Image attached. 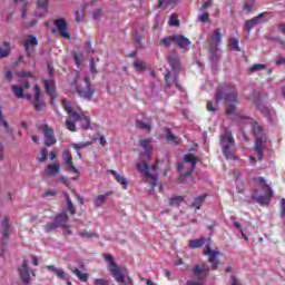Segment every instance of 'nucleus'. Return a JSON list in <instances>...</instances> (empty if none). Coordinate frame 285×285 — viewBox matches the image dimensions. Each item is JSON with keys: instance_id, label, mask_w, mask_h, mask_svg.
Here are the masks:
<instances>
[{"instance_id": "f257e3e1", "label": "nucleus", "mask_w": 285, "mask_h": 285, "mask_svg": "<svg viewBox=\"0 0 285 285\" xmlns=\"http://www.w3.org/2000/svg\"><path fill=\"white\" fill-rule=\"evenodd\" d=\"M62 108L69 114V117L66 120V128L70 130V132H77V122L80 124V127L83 130L90 128V116H88L87 112L72 110V106H70V102L67 99H62Z\"/></svg>"}, {"instance_id": "f03ea898", "label": "nucleus", "mask_w": 285, "mask_h": 285, "mask_svg": "<svg viewBox=\"0 0 285 285\" xmlns=\"http://www.w3.org/2000/svg\"><path fill=\"white\" fill-rule=\"evenodd\" d=\"M222 99H225L227 107V115H234L237 107L233 104H238L237 89L233 85H220L216 91V101L219 104Z\"/></svg>"}, {"instance_id": "7ed1b4c3", "label": "nucleus", "mask_w": 285, "mask_h": 285, "mask_svg": "<svg viewBox=\"0 0 285 285\" xmlns=\"http://www.w3.org/2000/svg\"><path fill=\"white\" fill-rule=\"evenodd\" d=\"M203 254L209 255L208 262L212 265H195L193 273L194 277H197L198 279H204V277H206V275H208L210 271H217V268H219V259H217V257H219L220 255L219 250H214L213 247H210V245H207Z\"/></svg>"}, {"instance_id": "20e7f679", "label": "nucleus", "mask_w": 285, "mask_h": 285, "mask_svg": "<svg viewBox=\"0 0 285 285\" xmlns=\"http://www.w3.org/2000/svg\"><path fill=\"white\" fill-rule=\"evenodd\" d=\"M105 262H107L108 271L110 275L114 276V279H116L117 284H121V285L132 284V279L128 275V269L119 268V265H117L112 255L106 254Z\"/></svg>"}, {"instance_id": "39448f33", "label": "nucleus", "mask_w": 285, "mask_h": 285, "mask_svg": "<svg viewBox=\"0 0 285 285\" xmlns=\"http://www.w3.org/2000/svg\"><path fill=\"white\" fill-rule=\"evenodd\" d=\"M72 88H75L77 95L82 97V99L90 100L95 97V88L90 86V78L88 77L81 78L79 73H77Z\"/></svg>"}, {"instance_id": "423d86ee", "label": "nucleus", "mask_w": 285, "mask_h": 285, "mask_svg": "<svg viewBox=\"0 0 285 285\" xmlns=\"http://www.w3.org/2000/svg\"><path fill=\"white\" fill-rule=\"evenodd\" d=\"M222 153L225 155L226 159H235V151L233 147L235 146V139H233V132L226 129L220 136Z\"/></svg>"}, {"instance_id": "0eeeda50", "label": "nucleus", "mask_w": 285, "mask_h": 285, "mask_svg": "<svg viewBox=\"0 0 285 285\" xmlns=\"http://www.w3.org/2000/svg\"><path fill=\"white\" fill-rule=\"evenodd\" d=\"M20 77L23 79L22 85H13L11 87V91L17 97V99H26V90L30 88V82L26 79H30L32 77V72L30 71H22Z\"/></svg>"}, {"instance_id": "6e6552de", "label": "nucleus", "mask_w": 285, "mask_h": 285, "mask_svg": "<svg viewBox=\"0 0 285 285\" xmlns=\"http://www.w3.org/2000/svg\"><path fill=\"white\" fill-rule=\"evenodd\" d=\"M137 169L139 170V173H141L142 177H145L147 179V184H150L153 189L157 188V186H159L157 175H153L149 171L150 167L148 166V163L140 160L137 164Z\"/></svg>"}, {"instance_id": "1a4fd4ad", "label": "nucleus", "mask_w": 285, "mask_h": 285, "mask_svg": "<svg viewBox=\"0 0 285 285\" xmlns=\"http://www.w3.org/2000/svg\"><path fill=\"white\" fill-rule=\"evenodd\" d=\"M254 135L256 137L255 153L259 161H262V150H264V129L259 124L255 122L253 125Z\"/></svg>"}, {"instance_id": "9d476101", "label": "nucleus", "mask_w": 285, "mask_h": 285, "mask_svg": "<svg viewBox=\"0 0 285 285\" xmlns=\"http://www.w3.org/2000/svg\"><path fill=\"white\" fill-rule=\"evenodd\" d=\"M68 224V213L62 212L58 216H56L53 223L47 224L45 226L46 233H51L55 228H59L61 226H66Z\"/></svg>"}, {"instance_id": "9b49d317", "label": "nucleus", "mask_w": 285, "mask_h": 285, "mask_svg": "<svg viewBox=\"0 0 285 285\" xmlns=\"http://www.w3.org/2000/svg\"><path fill=\"white\" fill-rule=\"evenodd\" d=\"M39 130L45 135V145L55 146V144H57V138L55 137V130L52 128L48 127V125H42L39 127Z\"/></svg>"}, {"instance_id": "f8f14e48", "label": "nucleus", "mask_w": 285, "mask_h": 285, "mask_svg": "<svg viewBox=\"0 0 285 285\" xmlns=\"http://www.w3.org/2000/svg\"><path fill=\"white\" fill-rule=\"evenodd\" d=\"M53 26H56L57 32H59L62 39H71L70 32L68 31V22L66 21V19L55 20Z\"/></svg>"}, {"instance_id": "ddd939ff", "label": "nucleus", "mask_w": 285, "mask_h": 285, "mask_svg": "<svg viewBox=\"0 0 285 285\" xmlns=\"http://www.w3.org/2000/svg\"><path fill=\"white\" fill-rule=\"evenodd\" d=\"M209 49L212 52L217 50V46L222 43V29L217 28L212 35L208 37Z\"/></svg>"}, {"instance_id": "4468645a", "label": "nucleus", "mask_w": 285, "mask_h": 285, "mask_svg": "<svg viewBox=\"0 0 285 285\" xmlns=\"http://www.w3.org/2000/svg\"><path fill=\"white\" fill-rule=\"evenodd\" d=\"M33 97L36 100H32V95L27 92L26 98L28 101H32L36 110H41L43 108V102H41V91H39V86L33 87Z\"/></svg>"}, {"instance_id": "2eb2a0df", "label": "nucleus", "mask_w": 285, "mask_h": 285, "mask_svg": "<svg viewBox=\"0 0 285 285\" xmlns=\"http://www.w3.org/2000/svg\"><path fill=\"white\" fill-rule=\"evenodd\" d=\"M39 43L37 37L29 36L24 39L23 46L27 52V57H35V47Z\"/></svg>"}, {"instance_id": "dca6fc26", "label": "nucleus", "mask_w": 285, "mask_h": 285, "mask_svg": "<svg viewBox=\"0 0 285 285\" xmlns=\"http://www.w3.org/2000/svg\"><path fill=\"white\" fill-rule=\"evenodd\" d=\"M264 188L265 195H254L255 202L261 204V206L268 205V202H271V197H273V190L271 189V187H268V185H265Z\"/></svg>"}, {"instance_id": "f3484780", "label": "nucleus", "mask_w": 285, "mask_h": 285, "mask_svg": "<svg viewBox=\"0 0 285 285\" xmlns=\"http://www.w3.org/2000/svg\"><path fill=\"white\" fill-rule=\"evenodd\" d=\"M18 273L20 275V279L24 282V284L30 282V267L28 266V261L22 262L18 268Z\"/></svg>"}, {"instance_id": "a211bd4d", "label": "nucleus", "mask_w": 285, "mask_h": 285, "mask_svg": "<svg viewBox=\"0 0 285 285\" xmlns=\"http://www.w3.org/2000/svg\"><path fill=\"white\" fill-rule=\"evenodd\" d=\"M59 170H61V166H59V164H49L45 168L43 177H55L59 175Z\"/></svg>"}, {"instance_id": "6ab92c4d", "label": "nucleus", "mask_w": 285, "mask_h": 285, "mask_svg": "<svg viewBox=\"0 0 285 285\" xmlns=\"http://www.w3.org/2000/svg\"><path fill=\"white\" fill-rule=\"evenodd\" d=\"M45 88L51 97V104H55V99H57V92L55 91V81L53 80H43Z\"/></svg>"}, {"instance_id": "aec40b11", "label": "nucleus", "mask_w": 285, "mask_h": 285, "mask_svg": "<svg viewBox=\"0 0 285 285\" xmlns=\"http://www.w3.org/2000/svg\"><path fill=\"white\" fill-rule=\"evenodd\" d=\"M184 160L187 164H191L190 170L188 173H185V175H190L195 170V168H197V161H199V159L193 154H186L184 156Z\"/></svg>"}, {"instance_id": "412c9836", "label": "nucleus", "mask_w": 285, "mask_h": 285, "mask_svg": "<svg viewBox=\"0 0 285 285\" xmlns=\"http://www.w3.org/2000/svg\"><path fill=\"white\" fill-rule=\"evenodd\" d=\"M173 39H174V43L178 45L184 50H186L188 48V46H190V40L188 38H186L185 36L174 35Z\"/></svg>"}, {"instance_id": "4be33fe9", "label": "nucleus", "mask_w": 285, "mask_h": 285, "mask_svg": "<svg viewBox=\"0 0 285 285\" xmlns=\"http://www.w3.org/2000/svg\"><path fill=\"white\" fill-rule=\"evenodd\" d=\"M169 66L173 70H179V55L177 52H170L168 56Z\"/></svg>"}, {"instance_id": "5701e85b", "label": "nucleus", "mask_w": 285, "mask_h": 285, "mask_svg": "<svg viewBox=\"0 0 285 285\" xmlns=\"http://www.w3.org/2000/svg\"><path fill=\"white\" fill-rule=\"evenodd\" d=\"M110 175L115 176L116 181H118V184L122 185L124 190L128 189V180L126 179V177L121 176V174L117 173V170H109Z\"/></svg>"}, {"instance_id": "b1692460", "label": "nucleus", "mask_w": 285, "mask_h": 285, "mask_svg": "<svg viewBox=\"0 0 285 285\" xmlns=\"http://www.w3.org/2000/svg\"><path fill=\"white\" fill-rule=\"evenodd\" d=\"M1 230L4 238L10 236V233H12V229L10 228V218L4 217L2 219Z\"/></svg>"}, {"instance_id": "393cba45", "label": "nucleus", "mask_w": 285, "mask_h": 285, "mask_svg": "<svg viewBox=\"0 0 285 285\" xmlns=\"http://www.w3.org/2000/svg\"><path fill=\"white\" fill-rule=\"evenodd\" d=\"M264 17V14H259L250 20H247L245 22V28L246 30H253V28H255V26L262 23V18Z\"/></svg>"}, {"instance_id": "a878e982", "label": "nucleus", "mask_w": 285, "mask_h": 285, "mask_svg": "<svg viewBox=\"0 0 285 285\" xmlns=\"http://www.w3.org/2000/svg\"><path fill=\"white\" fill-rule=\"evenodd\" d=\"M47 271H50V273H55L59 279H66V271L62 268H57L55 265H47Z\"/></svg>"}, {"instance_id": "bb28decb", "label": "nucleus", "mask_w": 285, "mask_h": 285, "mask_svg": "<svg viewBox=\"0 0 285 285\" xmlns=\"http://www.w3.org/2000/svg\"><path fill=\"white\" fill-rule=\"evenodd\" d=\"M204 202H206V195H200L194 198L191 203V208H195L196 210H199L202 206L204 205Z\"/></svg>"}, {"instance_id": "cd10ccee", "label": "nucleus", "mask_w": 285, "mask_h": 285, "mask_svg": "<svg viewBox=\"0 0 285 285\" xmlns=\"http://www.w3.org/2000/svg\"><path fill=\"white\" fill-rule=\"evenodd\" d=\"M70 272L76 275V277H78V279H80V282H88V273H82L81 271L75 268V267H71L70 268Z\"/></svg>"}, {"instance_id": "c85d7f7f", "label": "nucleus", "mask_w": 285, "mask_h": 285, "mask_svg": "<svg viewBox=\"0 0 285 285\" xmlns=\"http://www.w3.org/2000/svg\"><path fill=\"white\" fill-rule=\"evenodd\" d=\"M79 237H81L82 239H92L95 237H99V235L95 232L82 229L79 232Z\"/></svg>"}, {"instance_id": "c756f323", "label": "nucleus", "mask_w": 285, "mask_h": 285, "mask_svg": "<svg viewBox=\"0 0 285 285\" xmlns=\"http://www.w3.org/2000/svg\"><path fill=\"white\" fill-rule=\"evenodd\" d=\"M206 244V238H197L189 240V248H202Z\"/></svg>"}, {"instance_id": "7c9ffc66", "label": "nucleus", "mask_w": 285, "mask_h": 285, "mask_svg": "<svg viewBox=\"0 0 285 285\" xmlns=\"http://www.w3.org/2000/svg\"><path fill=\"white\" fill-rule=\"evenodd\" d=\"M150 139H144L140 140V148H142V150H145V155L146 157H150Z\"/></svg>"}, {"instance_id": "2f4dec72", "label": "nucleus", "mask_w": 285, "mask_h": 285, "mask_svg": "<svg viewBox=\"0 0 285 285\" xmlns=\"http://www.w3.org/2000/svg\"><path fill=\"white\" fill-rule=\"evenodd\" d=\"M179 3V0H159L160 8H175Z\"/></svg>"}, {"instance_id": "473e14b6", "label": "nucleus", "mask_w": 285, "mask_h": 285, "mask_svg": "<svg viewBox=\"0 0 285 285\" xmlns=\"http://www.w3.org/2000/svg\"><path fill=\"white\" fill-rule=\"evenodd\" d=\"M10 43L4 42L2 47H0V59L8 57L10 55Z\"/></svg>"}, {"instance_id": "72a5a7b5", "label": "nucleus", "mask_w": 285, "mask_h": 285, "mask_svg": "<svg viewBox=\"0 0 285 285\" xmlns=\"http://www.w3.org/2000/svg\"><path fill=\"white\" fill-rule=\"evenodd\" d=\"M62 160H63L65 166L72 164V155H70V149L63 150Z\"/></svg>"}, {"instance_id": "f704fd0d", "label": "nucleus", "mask_w": 285, "mask_h": 285, "mask_svg": "<svg viewBox=\"0 0 285 285\" xmlns=\"http://www.w3.org/2000/svg\"><path fill=\"white\" fill-rule=\"evenodd\" d=\"M166 139L169 144H179V138H177L176 136L173 135V131H170V129L166 130Z\"/></svg>"}, {"instance_id": "c9c22d12", "label": "nucleus", "mask_w": 285, "mask_h": 285, "mask_svg": "<svg viewBox=\"0 0 285 285\" xmlns=\"http://www.w3.org/2000/svg\"><path fill=\"white\" fill-rule=\"evenodd\" d=\"M184 203V197L173 196L169 198V206H180Z\"/></svg>"}, {"instance_id": "e433bc0d", "label": "nucleus", "mask_w": 285, "mask_h": 285, "mask_svg": "<svg viewBox=\"0 0 285 285\" xmlns=\"http://www.w3.org/2000/svg\"><path fill=\"white\" fill-rule=\"evenodd\" d=\"M104 204H106V195H98L94 200V205L96 208H101Z\"/></svg>"}, {"instance_id": "4c0bfd02", "label": "nucleus", "mask_w": 285, "mask_h": 285, "mask_svg": "<svg viewBox=\"0 0 285 285\" xmlns=\"http://www.w3.org/2000/svg\"><path fill=\"white\" fill-rule=\"evenodd\" d=\"M71 146L73 147V150H76V153H79L80 150H83V148H88V146H90V142L71 144Z\"/></svg>"}, {"instance_id": "58836bf2", "label": "nucleus", "mask_w": 285, "mask_h": 285, "mask_svg": "<svg viewBox=\"0 0 285 285\" xmlns=\"http://www.w3.org/2000/svg\"><path fill=\"white\" fill-rule=\"evenodd\" d=\"M229 46L233 50H236V52H239V40L237 38H230Z\"/></svg>"}, {"instance_id": "ea45409f", "label": "nucleus", "mask_w": 285, "mask_h": 285, "mask_svg": "<svg viewBox=\"0 0 285 285\" xmlns=\"http://www.w3.org/2000/svg\"><path fill=\"white\" fill-rule=\"evenodd\" d=\"M66 168L70 171V173H76L78 176L72 177V179L77 180L79 179V169L77 167H75L73 163H70L69 165H66Z\"/></svg>"}, {"instance_id": "a19ab883", "label": "nucleus", "mask_w": 285, "mask_h": 285, "mask_svg": "<svg viewBox=\"0 0 285 285\" xmlns=\"http://www.w3.org/2000/svg\"><path fill=\"white\" fill-rule=\"evenodd\" d=\"M66 202H67V208L71 215H75V206L72 205V200L70 199V196L66 195Z\"/></svg>"}, {"instance_id": "79ce46f5", "label": "nucleus", "mask_w": 285, "mask_h": 285, "mask_svg": "<svg viewBox=\"0 0 285 285\" xmlns=\"http://www.w3.org/2000/svg\"><path fill=\"white\" fill-rule=\"evenodd\" d=\"M73 59H75V63H76L77 68H79V66H81V63H83V55H81V53H73Z\"/></svg>"}, {"instance_id": "37998d69", "label": "nucleus", "mask_w": 285, "mask_h": 285, "mask_svg": "<svg viewBox=\"0 0 285 285\" xmlns=\"http://www.w3.org/2000/svg\"><path fill=\"white\" fill-rule=\"evenodd\" d=\"M134 68H136V70H144L146 68V62L139 59H136L134 61Z\"/></svg>"}, {"instance_id": "c03bdc74", "label": "nucleus", "mask_w": 285, "mask_h": 285, "mask_svg": "<svg viewBox=\"0 0 285 285\" xmlns=\"http://www.w3.org/2000/svg\"><path fill=\"white\" fill-rule=\"evenodd\" d=\"M38 8H41L43 12H48V0H37Z\"/></svg>"}, {"instance_id": "a18cd8bd", "label": "nucleus", "mask_w": 285, "mask_h": 285, "mask_svg": "<svg viewBox=\"0 0 285 285\" xmlns=\"http://www.w3.org/2000/svg\"><path fill=\"white\" fill-rule=\"evenodd\" d=\"M0 124L3 125V128L7 130V132H10V125H8V121H6V118H3V111L0 109Z\"/></svg>"}, {"instance_id": "49530a36", "label": "nucleus", "mask_w": 285, "mask_h": 285, "mask_svg": "<svg viewBox=\"0 0 285 285\" xmlns=\"http://www.w3.org/2000/svg\"><path fill=\"white\" fill-rule=\"evenodd\" d=\"M47 159H48V149L42 148L40 150V157L38 158V161L43 163V161H47Z\"/></svg>"}, {"instance_id": "de8ad7c7", "label": "nucleus", "mask_w": 285, "mask_h": 285, "mask_svg": "<svg viewBox=\"0 0 285 285\" xmlns=\"http://www.w3.org/2000/svg\"><path fill=\"white\" fill-rule=\"evenodd\" d=\"M249 70L250 72H259V70H266V65H254Z\"/></svg>"}, {"instance_id": "09e8293b", "label": "nucleus", "mask_w": 285, "mask_h": 285, "mask_svg": "<svg viewBox=\"0 0 285 285\" xmlns=\"http://www.w3.org/2000/svg\"><path fill=\"white\" fill-rule=\"evenodd\" d=\"M136 126L137 128H140V130H150V124L144 121H137Z\"/></svg>"}, {"instance_id": "8fccbe9b", "label": "nucleus", "mask_w": 285, "mask_h": 285, "mask_svg": "<svg viewBox=\"0 0 285 285\" xmlns=\"http://www.w3.org/2000/svg\"><path fill=\"white\" fill-rule=\"evenodd\" d=\"M75 21H77V23H81V21H83V10H81V12H75Z\"/></svg>"}, {"instance_id": "3c124183", "label": "nucleus", "mask_w": 285, "mask_h": 285, "mask_svg": "<svg viewBox=\"0 0 285 285\" xmlns=\"http://www.w3.org/2000/svg\"><path fill=\"white\" fill-rule=\"evenodd\" d=\"M169 26H179V20L177 19V16L171 14L169 17Z\"/></svg>"}, {"instance_id": "603ef678", "label": "nucleus", "mask_w": 285, "mask_h": 285, "mask_svg": "<svg viewBox=\"0 0 285 285\" xmlns=\"http://www.w3.org/2000/svg\"><path fill=\"white\" fill-rule=\"evenodd\" d=\"M173 42H175V39H173V36H170L168 38H164L161 40L163 46H166V47L170 46Z\"/></svg>"}, {"instance_id": "864d4df0", "label": "nucleus", "mask_w": 285, "mask_h": 285, "mask_svg": "<svg viewBox=\"0 0 285 285\" xmlns=\"http://www.w3.org/2000/svg\"><path fill=\"white\" fill-rule=\"evenodd\" d=\"M94 285H110V282H108L107 279H102V278H96L94 281Z\"/></svg>"}, {"instance_id": "5fc2aeb1", "label": "nucleus", "mask_w": 285, "mask_h": 285, "mask_svg": "<svg viewBox=\"0 0 285 285\" xmlns=\"http://www.w3.org/2000/svg\"><path fill=\"white\" fill-rule=\"evenodd\" d=\"M89 70L91 72V75H97V67L95 66V60L91 59L89 62Z\"/></svg>"}, {"instance_id": "6e6d98bb", "label": "nucleus", "mask_w": 285, "mask_h": 285, "mask_svg": "<svg viewBox=\"0 0 285 285\" xmlns=\"http://www.w3.org/2000/svg\"><path fill=\"white\" fill-rule=\"evenodd\" d=\"M6 159V146L0 142V161H3Z\"/></svg>"}, {"instance_id": "4d7b16f0", "label": "nucleus", "mask_w": 285, "mask_h": 285, "mask_svg": "<svg viewBox=\"0 0 285 285\" xmlns=\"http://www.w3.org/2000/svg\"><path fill=\"white\" fill-rule=\"evenodd\" d=\"M208 19H209L208 12H203L198 18V21H200L202 23H206Z\"/></svg>"}, {"instance_id": "13d9d810", "label": "nucleus", "mask_w": 285, "mask_h": 285, "mask_svg": "<svg viewBox=\"0 0 285 285\" xmlns=\"http://www.w3.org/2000/svg\"><path fill=\"white\" fill-rule=\"evenodd\" d=\"M235 228H237V230H239L240 235L245 238L248 239V237L246 236V234H244V230L242 229V225H239V223L235 222L234 223Z\"/></svg>"}, {"instance_id": "bf43d9fd", "label": "nucleus", "mask_w": 285, "mask_h": 285, "mask_svg": "<svg viewBox=\"0 0 285 285\" xmlns=\"http://www.w3.org/2000/svg\"><path fill=\"white\" fill-rule=\"evenodd\" d=\"M244 10H246V12H253V2H246L244 4Z\"/></svg>"}, {"instance_id": "052dcab7", "label": "nucleus", "mask_w": 285, "mask_h": 285, "mask_svg": "<svg viewBox=\"0 0 285 285\" xmlns=\"http://www.w3.org/2000/svg\"><path fill=\"white\" fill-rule=\"evenodd\" d=\"M46 197H55V195H57V190L51 189V190H47L45 193Z\"/></svg>"}, {"instance_id": "680f3d73", "label": "nucleus", "mask_w": 285, "mask_h": 285, "mask_svg": "<svg viewBox=\"0 0 285 285\" xmlns=\"http://www.w3.org/2000/svg\"><path fill=\"white\" fill-rule=\"evenodd\" d=\"M210 6H213V0H207L203 3L202 8L203 10H206V8H210Z\"/></svg>"}, {"instance_id": "e2e57ef3", "label": "nucleus", "mask_w": 285, "mask_h": 285, "mask_svg": "<svg viewBox=\"0 0 285 285\" xmlns=\"http://www.w3.org/2000/svg\"><path fill=\"white\" fill-rule=\"evenodd\" d=\"M207 110H208L209 112H215V110H217V108H215V107L213 106V102L208 101V102H207Z\"/></svg>"}, {"instance_id": "0e129e2a", "label": "nucleus", "mask_w": 285, "mask_h": 285, "mask_svg": "<svg viewBox=\"0 0 285 285\" xmlns=\"http://www.w3.org/2000/svg\"><path fill=\"white\" fill-rule=\"evenodd\" d=\"M281 215L282 216L285 215V199L284 198L281 200Z\"/></svg>"}, {"instance_id": "69168bd1", "label": "nucleus", "mask_w": 285, "mask_h": 285, "mask_svg": "<svg viewBox=\"0 0 285 285\" xmlns=\"http://www.w3.org/2000/svg\"><path fill=\"white\" fill-rule=\"evenodd\" d=\"M59 179H60V181H62L65 184V186H70V179H68L63 176H61Z\"/></svg>"}, {"instance_id": "338daca9", "label": "nucleus", "mask_w": 285, "mask_h": 285, "mask_svg": "<svg viewBox=\"0 0 285 285\" xmlns=\"http://www.w3.org/2000/svg\"><path fill=\"white\" fill-rule=\"evenodd\" d=\"M186 285H204V284L197 281H187Z\"/></svg>"}, {"instance_id": "774afa93", "label": "nucleus", "mask_w": 285, "mask_h": 285, "mask_svg": "<svg viewBox=\"0 0 285 285\" xmlns=\"http://www.w3.org/2000/svg\"><path fill=\"white\" fill-rule=\"evenodd\" d=\"M285 63V58H279L278 60H276V66H282Z\"/></svg>"}]
</instances>
